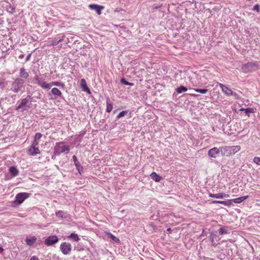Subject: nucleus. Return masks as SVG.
I'll return each mask as SVG.
<instances>
[{
	"label": "nucleus",
	"mask_w": 260,
	"mask_h": 260,
	"mask_svg": "<svg viewBox=\"0 0 260 260\" xmlns=\"http://www.w3.org/2000/svg\"><path fill=\"white\" fill-rule=\"evenodd\" d=\"M32 99L33 98L29 95L26 98L21 99L17 102L18 105L15 110L21 112L27 111L31 108Z\"/></svg>",
	"instance_id": "1"
},
{
	"label": "nucleus",
	"mask_w": 260,
	"mask_h": 260,
	"mask_svg": "<svg viewBox=\"0 0 260 260\" xmlns=\"http://www.w3.org/2000/svg\"><path fill=\"white\" fill-rule=\"evenodd\" d=\"M25 80L17 78L12 82L10 90L14 93H18L22 91L25 86Z\"/></svg>",
	"instance_id": "2"
},
{
	"label": "nucleus",
	"mask_w": 260,
	"mask_h": 260,
	"mask_svg": "<svg viewBox=\"0 0 260 260\" xmlns=\"http://www.w3.org/2000/svg\"><path fill=\"white\" fill-rule=\"evenodd\" d=\"M63 142H59L55 143L53 151L54 156H59L61 153L65 154L69 153L70 150V147L68 145H63V148H62V150H60L59 145H63Z\"/></svg>",
	"instance_id": "3"
},
{
	"label": "nucleus",
	"mask_w": 260,
	"mask_h": 260,
	"mask_svg": "<svg viewBox=\"0 0 260 260\" xmlns=\"http://www.w3.org/2000/svg\"><path fill=\"white\" fill-rule=\"evenodd\" d=\"M30 193L27 192H20L16 194L15 200L12 202L13 207L21 204L24 201L29 197Z\"/></svg>",
	"instance_id": "4"
},
{
	"label": "nucleus",
	"mask_w": 260,
	"mask_h": 260,
	"mask_svg": "<svg viewBox=\"0 0 260 260\" xmlns=\"http://www.w3.org/2000/svg\"><path fill=\"white\" fill-rule=\"evenodd\" d=\"M219 86L222 91L227 96H233L235 99L238 100L240 98V96L235 92L232 90L231 89L228 88L226 86L219 83Z\"/></svg>",
	"instance_id": "5"
},
{
	"label": "nucleus",
	"mask_w": 260,
	"mask_h": 260,
	"mask_svg": "<svg viewBox=\"0 0 260 260\" xmlns=\"http://www.w3.org/2000/svg\"><path fill=\"white\" fill-rule=\"evenodd\" d=\"M258 67V64L256 62H250L242 65L241 70L244 73H248L252 72L254 69Z\"/></svg>",
	"instance_id": "6"
},
{
	"label": "nucleus",
	"mask_w": 260,
	"mask_h": 260,
	"mask_svg": "<svg viewBox=\"0 0 260 260\" xmlns=\"http://www.w3.org/2000/svg\"><path fill=\"white\" fill-rule=\"evenodd\" d=\"M34 80L35 82L34 83L37 84L39 86H40L43 89H50V84L48 83H47L45 81V79L42 77L39 76L38 75H35L34 77Z\"/></svg>",
	"instance_id": "7"
},
{
	"label": "nucleus",
	"mask_w": 260,
	"mask_h": 260,
	"mask_svg": "<svg viewBox=\"0 0 260 260\" xmlns=\"http://www.w3.org/2000/svg\"><path fill=\"white\" fill-rule=\"evenodd\" d=\"M60 249L64 255L69 254L72 250L71 244L68 242H62L60 245Z\"/></svg>",
	"instance_id": "8"
},
{
	"label": "nucleus",
	"mask_w": 260,
	"mask_h": 260,
	"mask_svg": "<svg viewBox=\"0 0 260 260\" xmlns=\"http://www.w3.org/2000/svg\"><path fill=\"white\" fill-rule=\"evenodd\" d=\"M58 238L56 235L48 237L44 241L45 244L48 246H52L58 242Z\"/></svg>",
	"instance_id": "9"
},
{
	"label": "nucleus",
	"mask_w": 260,
	"mask_h": 260,
	"mask_svg": "<svg viewBox=\"0 0 260 260\" xmlns=\"http://www.w3.org/2000/svg\"><path fill=\"white\" fill-rule=\"evenodd\" d=\"M221 153L220 147H213L208 150V155L211 158H215L217 157L219 154Z\"/></svg>",
	"instance_id": "10"
},
{
	"label": "nucleus",
	"mask_w": 260,
	"mask_h": 260,
	"mask_svg": "<svg viewBox=\"0 0 260 260\" xmlns=\"http://www.w3.org/2000/svg\"><path fill=\"white\" fill-rule=\"evenodd\" d=\"M25 241L26 244L29 247L32 246L38 241L37 238L32 235L27 236ZM38 242H42L41 240H38Z\"/></svg>",
	"instance_id": "11"
},
{
	"label": "nucleus",
	"mask_w": 260,
	"mask_h": 260,
	"mask_svg": "<svg viewBox=\"0 0 260 260\" xmlns=\"http://www.w3.org/2000/svg\"><path fill=\"white\" fill-rule=\"evenodd\" d=\"M88 7L90 10L95 11L99 15L101 14L102 11L104 9V6L97 4H90Z\"/></svg>",
	"instance_id": "12"
},
{
	"label": "nucleus",
	"mask_w": 260,
	"mask_h": 260,
	"mask_svg": "<svg viewBox=\"0 0 260 260\" xmlns=\"http://www.w3.org/2000/svg\"><path fill=\"white\" fill-rule=\"evenodd\" d=\"M72 158L77 170L80 175H82V174L83 173V167L81 166L80 162L78 160L77 157L75 155H73Z\"/></svg>",
	"instance_id": "13"
},
{
	"label": "nucleus",
	"mask_w": 260,
	"mask_h": 260,
	"mask_svg": "<svg viewBox=\"0 0 260 260\" xmlns=\"http://www.w3.org/2000/svg\"><path fill=\"white\" fill-rule=\"evenodd\" d=\"M220 151L222 156H229L232 155L230 146H225L220 147Z\"/></svg>",
	"instance_id": "14"
},
{
	"label": "nucleus",
	"mask_w": 260,
	"mask_h": 260,
	"mask_svg": "<svg viewBox=\"0 0 260 260\" xmlns=\"http://www.w3.org/2000/svg\"><path fill=\"white\" fill-rule=\"evenodd\" d=\"M20 79H22L25 80L29 77V73L27 72L26 70L24 68H21L19 70Z\"/></svg>",
	"instance_id": "15"
},
{
	"label": "nucleus",
	"mask_w": 260,
	"mask_h": 260,
	"mask_svg": "<svg viewBox=\"0 0 260 260\" xmlns=\"http://www.w3.org/2000/svg\"><path fill=\"white\" fill-rule=\"evenodd\" d=\"M52 94L55 96L54 98L55 99L57 98H60L63 99V96L61 92L59 89H58L57 88L54 87L52 88L51 91Z\"/></svg>",
	"instance_id": "16"
},
{
	"label": "nucleus",
	"mask_w": 260,
	"mask_h": 260,
	"mask_svg": "<svg viewBox=\"0 0 260 260\" xmlns=\"http://www.w3.org/2000/svg\"><path fill=\"white\" fill-rule=\"evenodd\" d=\"M27 153L32 156H35L37 154H40V151L38 147H30L27 150Z\"/></svg>",
	"instance_id": "17"
},
{
	"label": "nucleus",
	"mask_w": 260,
	"mask_h": 260,
	"mask_svg": "<svg viewBox=\"0 0 260 260\" xmlns=\"http://www.w3.org/2000/svg\"><path fill=\"white\" fill-rule=\"evenodd\" d=\"M231 229L227 226H222L218 230V234L220 235L229 234L230 233Z\"/></svg>",
	"instance_id": "18"
},
{
	"label": "nucleus",
	"mask_w": 260,
	"mask_h": 260,
	"mask_svg": "<svg viewBox=\"0 0 260 260\" xmlns=\"http://www.w3.org/2000/svg\"><path fill=\"white\" fill-rule=\"evenodd\" d=\"M217 238V236L213 232L210 233V236H209V239L211 242L212 246H215L217 245L216 242L218 241Z\"/></svg>",
	"instance_id": "19"
},
{
	"label": "nucleus",
	"mask_w": 260,
	"mask_h": 260,
	"mask_svg": "<svg viewBox=\"0 0 260 260\" xmlns=\"http://www.w3.org/2000/svg\"><path fill=\"white\" fill-rule=\"evenodd\" d=\"M80 86L82 89V90L88 93H90V90L86 84V82L84 79H82L80 81Z\"/></svg>",
	"instance_id": "20"
},
{
	"label": "nucleus",
	"mask_w": 260,
	"mask_h": 260,
	"mask_svg": "<svg viewBox=\"0 0 260 260\" xmlns=\"http://www.w3.org/2000/svg\"><path fill=\"white\" fill-rule=\"evenodd\" d=\"M9 172L10 173L12 177H14L18 175L19 170L16 167L11 166L9 168Z\"/></svg>",
	"instance_id": "21"
},
{
	"label": "nucleus",
	"mask_w": 260,
	"mask_h": 260,
	"mask_svg": "<svg viewBox=\"0 0 260 260\" xmlns=\"http://www.w3.org/2000/svg\"><path fill=\"white\" fill-rule=\"evenodd\" d=\"M113 109V103L109 97L106 99V111L110 113Z\"/></svg>",
	"instance_id": "22"
},
{
	"label": "nucleus",
	"mask_w": 260,
	"mask_h": 260,
	"mask_svg": "<svg viewBox=\"0 0 260 260\" xmlns=\"http://www.w3.org/2000/svg\"><path fill=\"white\" fill-rule=\"evenodd\" d=\"M150 176L153 180L157 182H159L162 179V177L155 172H152Z\"/></svg>",
	"instance_id": "23"
},
{
	"label": "nucleus",
	"mask_w": 260,
	"mask_h": 260,
	"mask_svg": "<svg viewBox=\"0 0 260 260\" xmlns=\"http://www.w3.org/2000/svg\"><path fill=\"white\" fill-rule=\"evenodd\" d=\"M249 197L248 196H242L240 197L237 198L233 199L232 200V202H233L235 203H241L244 201H245L246 199H247Z\"/></svg>",
	"instance_id": "24"
},
{
	"label": "nucleus",
	"mask_w": 260,
	"mask_h": 260,
	"mask_svg": "<svg viewBox=\"0 0 260 260\" xmlns=\"http://www.w3.org/2000/svg\"><path fill=\"white\" fill-rule=\"evenodd\" d=\"M106 235L108 236V238H110L114 242H115L116 243H119L120 242L119 238L115 237L114 235H113L111 233L108 232L106 234Z\"/></svg>",
	"instance_id": "25"
},
{
	"label": "nucleus",
	"mask_w": 260,
	"mask_h": 260,
	"mask_svg": "<svg viewBox=\"0 0 260 260\" xmlns=\"http://www.w3.org/2000/svg\"><path fill=\"white\" fill-rule=\"evenodd\" d=\"M68 238L69 239H71L75 242H78L80 239L78 235L75 233H72Z\"/></svg>",
	"instance_id": "26"
},
{
	"label": "nucleus",
	"mask_w": 260,
	"mask_h": 260,
	"mask_svg": "<svg viewBox=\"0 0 260 260\" xmlns=\"http://www.w3.org/2000/svg\"><path fill=\"white\" fill-rule=\"evenodd\" d=\"M230 147H231V152H232V155H234L236 152H237L239 151H240V150L241 149L240 146H239V145H237V146H230Z\"/></svg>",
	"instance_id": "27"
},
{
	"label": "nucleus",
	"mask_w": 260,
	"mask_h": 260,
	"mask_svg": "<svg viewBox=\"0 0 260 260\" xmlns=\"http://www.w3.org/2000/svg\"><path fill=\"white\" fill-rule=\"evenodd\" d=\"M187 90V88L183 86H181L176 89V91L178 93H181L183 92L186 91Z\"/></svg>",
	"instance_id": "28"
},
{
	"label": "nucleus",
	"mask_w": 260,
	"mask_h": 260,
	"mask_svg": "<svg viewBox=\"0 0 260 260\" xmlns=\"http://www.w3.org/2000/svg\"><path fill=\"white\" fill-rule=\"evenodd\" d=\"M129 112L128 110H125L120 112L116 116V119H118L125 115H126Z\"/></svg>",
	"instance_id": "29"
},
{
	"label": "nucleus",
	"mask_w": 260,
	"mask_h": 260,
	"mask_svg": "<svg viewBox=\"0 0 260 260\" xmlns=\"http://www.w3.org/2000/svg\"><path fill=\"white\" fill-rule=\"evenodd\" d=\"M245 112L246 115L247 116H248V117H249L250 114L251 113H254L255 112V111L253 108H248L245 109Z\"/></svg>",
	"instance_id": "30"
},
{
	"label": "nucleus",
	"mask_w": 260,
	"mask_h": 260,
	"mask_svg": "<svg viewBox=\"0 0 260 260\" xmlns=\"http://www.w3.org/2000/svg\"><path fill=\"white\" fill-rule=\"evenodd\" d=\"M220 204L227 206H231L232 205V200H227L226 201H220Z\"/></svg>",
	"instance_id": "31"
},
{
	"label": "nucleus",
	"mask_w": 260,
	"mask_h": 260,
	"mask_svg": "<svg viewBox=\"0 0 260 260\" xmlns=\"http://www.w3.org/2000/svg\"><path fill=\"white\" fill-rule=\"evenodd\" d=\"M56 215L57 217L64 218H66L67 217V216L64 215V212L61 210H59V211H58L57 212H56Z\"/></svg>",
	"instance_id": "32"
},
{
	"label": "nucleus",
	"mask_w": 260,
	"mask_h": 260,
	"mask_svg": "<svg viewBox=\"0 0 260 260\" xmlns=\"http://www.w3.org/2000/svg\"><path fill=\"white\" fill-rule=\"evenodd\" d=\"M193 90H194L195 91L200 93L201 94H205L208 91V90L206 88H204V89L193 88Z\"/></svg>",
	"instance_id": "33"
},
{
	"label": "nucleus",
	"mask_w": 260,
	"mask_h": 260,
	"mask_svg": "<svg viewBox=\"0 0 260 260\" xmlns=\"http://www.w3.org/2000/svg\"><path fill=\"white\" fill-rule=\"evenodd\" d=\"M120 82L122 84L125 85H129V86H133L134 84L133 83L127 82L125 78H122L120 80Z\"/></svg>",
	"instance_id": "34"
},
{
	"label": "nucleus",
	"mask_w": 260,
	"mask_h": 260,
	"mask_svg": "<svg viewBox=\"0 0 260 260\" xmlns=\"http://www.w3.org/2000/svg\"><path fill=\"white\" fill-rule=\"evenodd\" d=\"M8 12L11 14H13L15 12L16 8L10 5L7 8Z\"/></svg>",
	"instance_id": "35"
},
{
	"label": "nucleus",
	"mask_w": 260,
	"mask_h": 260,
	"mask_svg": "<svg viewBox=\"0 0 260 260\" xmlns=\"http://www.w3.org/2000/svg\"><path fill=\"white\" fill-rule=\"evenodd\" d=\"M60 82L58 81H52L50 83H49L50 84V89L51 88V86H56L59 87V85H60Z\"/></svg>",
	"instance_id": "36"
},
{
	"label": "nucleus",
	"mask_w": 260,
	"mask_h": 260,
	"mask_svg": "<svg viewBox=\"0 0 260 260\" xmlns=\"http://www.w3.org/2000/svg\"><path fill=\"white\" fill-rule=\"evenodd\" d=\"M42 137V135L40 133H37L34 137V140L39 141Z\"/></svg>",
	"instance_id": "37"
},
{
	"label": "nucleus",
	"mask_w": 260,
	"mask_h": 260,
	"mask_svg": "<svg viewBox=\"0 0 260 260\" xmlns=\"http://www.w3.org/2000/svg\"><path fill=\"white\" fill-rule=\"evenodd\" d=\"M253 162L257 165H260V157L256 156L253 158Z\"/></svg>",
	"instance_id": "38"
},
{
	"label": "nucleus",
	"mask_w": 260,
	"mask_h": 260,
	"mask_svg": "<svg viewBox=\"0 0 260 260\" xmlns=\"http://www.w3.org/2000/svg\"><path fill=\"white\" fill-rule=\"evenodd\" d=\"M59 43L58 40H56L55 39L51 41L50 43L51 46H56Z\"/></svg>",
	"instance_id": "39"
},
{
	"label": "nucleus",
	"mask_w": 260,
	"mask_h": 260,
	"mask_svg": "<svg viewBox=\"0 0 260 260\" xmlns=\"http://www.w3.org/2000/svg\"><path fill=\"white\" fill-rule=\"evenodd\" d=\"M39 145V141H37V140H34L33 142H32V143L31 144V145L30 146L31 147H38V145Z\"/></svg>",
	"instance_id": "40"
},
{
	"label": "nucleus",
	"mask_w": 260,
	"mask_h": 260,
	"mask_svg": "<svg viewBox=\"0 0 260 260\" xmlns=\"http://www.w3.org/2000/svg\"><path fill=\"white\" fill-rule=\"evenodd\" d=\"M259 8H260L259 5L258 4H256L253 7V8L252 10L254 11H256V12H258L259 11Z\"/></svg>",
	"instance_id": "41"
},
{
	"label": "nucleus",
	"mask_w": 260,
	"mask_h": 260,
	"mask_svg": "<svg viewBox=\"0 0 260 260\" xmlns=\"http://www.w3.org/2000/svg\"><path fill=\"white\" fill-rule=\"evenodd\" d=\"M162 5H158L156 4H154L152 6L153 9H157L161 7Z\"/></svg>",
	"instance_id": "42"
},
{
	"label": "nucleus",
	"mask_w": 260,
	"mask_h": 260,
	"mask_svg": "<svg viewBox=\"0 0 260 260\" xmlns=\"http://www.w3.org/2000/svg\"><path fill=\"white\" fill-rule=\"evenodd\" d=\"M222 196H221V192L215 194L214 198L216 199H222Z\"/></svg>",
	"instance_id": "43"
},
{
	"label": "nucleus",
	"mask_w": 260,
	"mask_h": 260,
	"mask_svg": "<svg viewBox=\"0 0 260 260\" xmlns=\"http://www.w3.org/2000/svg\"><path fill=\"white\" fill-rule=\"evenodd\" d=\"M31 54H32V52H31V53H29V54L27 55V57H26V59H25V62H27V61H29V60H30V57H31Z\"/></svg>",
	"instance_id": "44"
},
{
	"label": "nucleus",
	"mask_w": 260,
	"mask_h": 260,
	"mask_svg": "<svg viewBox=\"0 0 260 260\" xmlns=\"http://www.w3.org/2000/svg\"><path fill=\"white\" fill-rule=\"evenodd\" d=\"M5 87V83L3 81H0V89H4Z\"/></svg>",
	"instance_id": "45"
},
{
	"label": "nucleus",
	"mask_w": 260,
	"mask_h": 260,
	"mask_svg": "<svg viewBox=\"0 0 260 260\" xmlns=\"http://www.w3.org/2000/svg\"><path fill=\"white\" fill-rule=\"evenodd\" d=\"M221 196H222V199L225 198H228L230 196L229 194L223 193V192H221Z\"/></svg>",
	"instance_id": "46"
},
{
	"label": "nucleus",
	"mask_w": 260,
	"mask_h": 260,
	"mask_svg": "<svg viewBox=\"0 0 260 260\" xmlns=\"http://www.w3.org/2000/svg\"><path fill=\"white\" fill-rule=\"evenodd\" d=\"M59 87L61 89H64L66 87L65 84L62 82H60V85H59Z\"/></svg>",
	"instance_id": "47"
},
{
	"label": "nucleus",
	"mask_w": 260,
	"mask_h": 260,
	"mask_svg": "<svg viewBox=\"0 0 260 260\" xmlns=\"http://www.w3.org/2000/svg\"><path fill=\"white\" fill-rule=\"evenodd\" d=\"M30 260H39V258L37 256L34 255L30 258Z\"/></svg>",
	"instance_id": "48"
},
{
	"label": "nucleus",
	"mask_w": 260,
	"mask_h": 260,
	"mask_svg": "<svg viewBox=\"0 0 260 260\" xmlns=\"http://www.w3.org/2000/svg\"><path fill=\"white\" fill-rule=\"evenodd\" d=\"M212 204H220V201H211V202Z\"/></svg>",
	"instance_id": "49"
},
{
	"label": "nucleus",
	"mask_w": 260,
	"mask_h": 260,
	"mask_svg": "<svg viewBox=\"0 0 260 260\" xmlns=\"http://www.w3.org/2000/svg\"><path fill=\"white\" fill-rule=\"evenodd\" d=\"M64 38V35L62 34L61 37L58 40L59 42H61L63 41Z\"/></svg>",
	"instance_id": "50"
},
{
	"label": "nucleus",
	"mask_w": 260,
	"mask_h": 260,
	"mask_svg": "<svg viewBox=\"0 0 260 260\" xmlns=\"http://www.w3.org/2000/svg\"><path fill=\"white\" fill-rule=\"evenodd\" d=\"M209 196L211 198H214V196H215V194H213L212 193H209Z\"/></svg>",
	"instance_id": "51"
},
{
	"label": "nucleus",
	"mask_w": 260,
	"mask_h": 260,
	"mask_svg": "<svg viewBox=\"0 0 260 260\" xmlns=\"http://www.w3.org/2000/svg\"><path fill=\"white\" fill-rule=\"evenodd\" d=\"M24 54H20V55L19 56L18 58H19V59H22V58L24 57Z\"/></svg>",
	"instance_id": "52"
},
{
	"label": "nucleus",
	"mask_w": 260,
	"mask_h": 260,
	"mask_svg": "<svg viewBox=\"0 0 260 260\" xmlns=\"http://www.w3.org/2000/svg\"><path fill=\"white\" fill-rule=\"evenodd\" d=\"M4 248L2 247H0V253H2L4 252Z\"/></svg>",
	"instance_id": "53"
},
{
	"label": "nucleus",
	"mask_w": 260,
	"mask_h": 260,
	"mask_svg": "<svg viewBox=\"0 0 260 260\" xmlns=\"http://www.w3.org/2000/svg\"><path fill=\"white\" fill-rule=\"evenodd\" d=\"M190 95H191V96H193V97H198L199 96L198 94H194V93H192Z\"/></svg>",
	"instance_id": "54"
},
{
	"label": "nucleus",
	"mask_w": 260,
	"mask_h": 260,
	"mask_svg": "<svg viewBox=\"0 0 260 260\" xmlns=\"http://www.w3.org/2000/svg\"><path fill=\"white\" fill-rule=\"evenodd\" d=\"M171 231V229L169 228L167 229V232H170Z\"/></svg>",
	"instance_id": "55"
},
{
	"label": "nucleus",
	"mask_w": 260,
	"mask_h": 260,
	"mask_svg": "<svg viewBox=\"0 0 260 260\" xmlns=\"http://www.w3.org/2000/svg\"><path fill=\"white\" fill-rule=\"evenodd\" d=\"M63 145L61 146V145H59L60 150H62V148H63Z\"/></svg>",
	"instance_id": "56"
},
{
	"label": "nucleus",
	"mask_w": 260,
	"mask_h": 260,
	"mask_svg": "<svg viewBox=\"0 0 260 260\" xmlns=\"http://www.w3.org/2000/svg\"><path fill=\"white\" fill-rule=\"evenodd\" d=\"M245 109H244V108H241L240 109V111H245Z\"/></svg>",
	"instance_id": "57"
},
{
	"label": "nucleus",
	"mask_w": 260,
	"mask_h": 260,
	"mask_svg": "<svg viewBox=\"0 0 260 260\" xmlns=\"http://www.w3.org/2000/svg\"><path fill=\"white\" fill-rule=\"evenodd\" d=\"M55 156H54V154H53V156H52V158L53 159H55Z\"/></svg>",
	"instance_id": "58"
},
{
	"label": "nucleus",
	"mask_w": 260,
	"mask_h": 260,
	"mask_svg": "<svg viewBox=\"0 0 260 260\" xmlns=\"http://www.w3.org/2000/svg\"><path fill=\"white\" fill-rule=\"evenodd\" d=\"M259 260H260V259Z\"/></svg>",
	"instance_id": "59"
}]
</instances>
